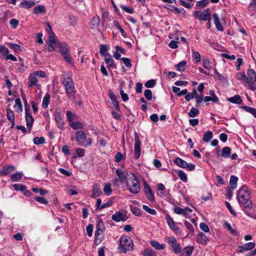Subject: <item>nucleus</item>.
Returning a JSON list of instances; mask_svg holds the SVG:
<instances>
[{
  "instance_id": "f257e3e1",
  "label": "nucleus",
  "mask_w": 256,
  "mask_h": 256,
  "mask_svg": "<svg viewBox=\"0 0 256 256\" xmlns=\"http://www.w3.org/2000/svg\"><path fill=\"white\" fill-rule=\"evenodd\" d=\"M237 198L239 204L244 208H252V203L250 200V193L246 186H242L238 190Z\"/></svg>"
},
{
  "instance_id": "f03ea898",
  "label": "nucleus",
  "mask_w": 256,
  "mask_h": 256,
  "mask_svg": "<svg viewBox=\"0 0 256 256\" xmlns=\"http://www.w3.org/2000/svg\"><path fill=\"white\" fill-rule=\"evenodd\" d=\"M66 94L70 100H74L76 90L74 82L70 75L68 76H64L62 81Z\"/></svg>"
},
{
  "instance_id": "7ed1b4c3",
  "label": "nucleus",
  "mask_w": 256,
  "mask_h": 256,
  "mask_svg": "<svg viewBox=\"0 0 256 256\" xmlns=\"http://www.w3.org/2000/svg\"><path fill=\"white\" fill-rule=\"evenodd\" d=\"M126 184L128 190L132 194H136L140 192V184L134 174L130 173L126 179Z\"/></svg>"
},
{
  "instance_id": "20e7f679",
  "label": "nucleus",
  "mask_w": 256,
  "mask_h": 256,
  "mask_svg": "<svg viewBox=\"0 0 256 256\" xmlns=\"http://www.w3.org/2000/svg\"><path fill=\"white\" fill-rule=\"evenodd\" d=\"M118 250L124 254L128 251H131L134 248V243L132 239L128 236H122L120 238Z\"/></svg>"
},
{
  "instance_id": "39448f33",
  "label": "nucleus",
  "mask_w": 256,
  "mask_h": 256,
  "mask_svg": "<svg viewBox=\"0 0 256 256\" xmlns=\"http://www.w3.org/2000/svg\"><path fill=\"white\" fill-rule=\"evenodd\" d=\"M58 51L62 56L65 62L70 64L72 66H74V62L72 58L68 52V47L66 43L58 44Z\"/></svg>"
},
{
  "instance_id": "423d86ee",
  "label": "nucleus",
  "mask_w": 256,
  "mask_h": 256,
  "mask_svg": "<svg viewBox=\"0 0 256 256\" xmlns=\"http://www.w3.org/2000/svg\"><path fill=\"white\" fill-rule=\"evenodd\" d=\"M247 75L248 80H246V83L248 84L250 89L252 90H256V72L253 69H248L247 72Z\"/></svg>"
},
{
  "instance_id": "0eeeda50",
  "label": "nucleus",
  "mask_w": 256,
  "mask_h": 256,
  "mask_svg": "<svg viewBox=\"0 0 256 256\" xmlns=\"http://www.w3.org/2000/svg\"><path fill=\"white\" fill-rule=\"evenodd\" d=\"M194 15L196 19L200 20L206 21L211 20V14L209 8H206L202 12L196 11Z\"/></svg>"
},
{
  "instance_id": "6e6552de",
  "label": "nucleus",
  "mask_w": 256,
  "mask_h": 256,
  "mask_svg": "<svg viewBox=\"0 0 256 256\" xmlns=\"http://www.w3.org/2000/svg\"><path fill=\"white\" fill-rule=\"evenodd\" d=\"M175 164L180 167L186 168L190 171H192L194 169L195 165L192 164H188L186 162L180 158H176L174 160Z\"/></svg>"
},
{
  "instance_id": "1a4fd4ad",
  "label": "nucleus",
  "mask_w": 256,
  "mask_h": 256,
  "mask_svg": "<svg viewBox=\"0 0 256 256\" xmlns=\"http://www.w3.org/2000/svg\"><path fill=\"white\" fill-rule=\"evenodd\" d=\"M28 87L36 86L37 88H40L41 85L38 82V80L37 76L34 72L30 74L28 80Z\"/></svg>"
},
{
  "instance_id": "9d476101",
  "label": "nucleus",
  "mask_w": 256,
  "mask_h": 256,
  "mask_svg": "<svg viewBox=\"0 0 256 256\" xmlns=\"http://www.w3.org/2000/svg\"><path fill=\"white\" fill-rule=\"evenodd\" d=\"M140 144L141 142L139 139L138 134H134V156L136 159L140 158Z\"/></svg>"
},
{
  "instance_id": "9b49d317",
  "label": "nucleus",
  "mask_w": 256,
  "mask_h": 256,
  "mask_svg": "<svg viewBox=\"0 0 256 256\" xmlns=\"http://www.w3.org/2000/svg\"><path fill=\"white\" fill-rule=\"evenodd\" d=\"M166 218L170 228L176 234H180V228L176 226L173 219L168 214H166Z\"/></svg>"
},
{
  "instance_id": "f8f14e48",
  "label": "nucleus",
  "mask_w": 256,
  "mask_h": 256,
  "mask_svg": "<svg viewBox=\"0 0 256 256\" xmlns=\"http://www.w3.org/2000/svg\"><path fill=\"white\" fill-rule=\"evenodd\" d=\"M217 156L218 157H222L224 158H228L230 156L231 153V149L228 146H225L222 150L220 152V150L218 148L216 149Z\"/></svg>"
},
{
  "instance_id": "ddd939ff",
  "label": "nucleus",
  "mask_w": 256,
  "mask_h": 256,
  "mask_svg": "<svg viewBox=\"0 0 256 256\" xmlns=\"http://www.w3.org/2000/svg\"><path fill=\"white\" fill-rule=\"evenodd\" d=\"M144 194L148 198V199L151 202H154V198L152 194V192L148 186V184L146 183V182H144Z\"/></svg>"
},
{
  "instance_id": "4468645a",
  "label": "nucleus",
  "mask_w": 256,
  "mask_h": 256,
  "mask_svg": "<svg viewBox=\"0 0 256 256\" xmlns=\"http://www.w3.org/2000/svg\"><path fill=\"white\" fill-rule=\"evenodd\" d=\"M26 120L28 129L30 130L32 128L34 119L32 118L30 110L26 108L25 110Z\"/></svg>"
},
{
  "instance_id": "2eb2a0df",
  "label": "nucleus",
  "mask_w": 256,
  "mask_h": 256,
  "mask_svg": "<svg viewBox=\"0 0 256 256\" xmlns=\"http://www.w3.org/2000/svg\"><path fill=\"white\" fill-rule=\"evenodd\" d=\"M112 218L116 222H124L126 220V214L124 212L118 211L112 216Z\"/></svg>"
},
{
  "instance_id": "dca6fc26",
  "label": "nucleus",
  "mask_w": 256,
  "mask_h": 256,
  "mask_svg": "<svg viewBox=\"0 0 256 256\" xmlns=\"http://www.w3.org/2000/svg\"><path fill=\"white\" fill-rule=\"evenodd\" d=\"M76 140L79 144L82 145L86 142V136L82 130H78L76 133Z\"/></svg>"
},
{
  "instance_id": "f3484780",
  "label": "nucleus",
  "mask_w": 256,
  "mask_h": 256,
  "mask_svg": "<svg viewBox=\"0 0 256 256\" xmlns=\"http://www.w3.org/2000/svg\"><path fill=\"white\" fill-rule=\"evenodd\" d=\"M55 121L57 124L58 128L62 130L64 129V122L60 112H57L54 115Z\"/></svg>"
},
{
  "instance_id": "a211bd4d",
  "label": "nucleus",
  "mask_w": 256,
  "mask_h": 256,
  "mask_svg": "<svg viewBox=\"0 0 256 256\" xmlns=\"http://www.w3.org/2000/svg\"><path fill=\"white\" fill-rule=\"evenodd\" d=\"M116 174L118 178L119 181L121 183H124V182H126V179L130 174L126 173L125 174L122 169L118 168L116 170Z\"/></svg>"
},
{
  "instance_id": "6ab92c4d",
  "label": "nucleus",
  "mask_w": 256,
  "mask_h": 256,
  "mask_svg": "<svg viewBox=\"0 0 256 256\" xmlns=\"http://www.w3.org/2000/svg\"><path fill=\"white\" fill-rule=\"evenodd\" d=\"M255 246V244L253 242L246 243L242 246H239L238 251L240 252H243L246 251L250 250L253 249Z\"/></svg>"
},
{
  "instance_id": "aec40b11",
  "label": "nucleus",
  "mask_w": 256,
  "mask_h": 256,
  "mask_svg": "<svg viewBox=\"0 0 256 256\" xmlns=\"http://www.w3.org/2000/svg\"><path fill=\"white\" fill-rule=\"evenodd\" d=\"M15 170V166L11 165L6 166L2 168L1 174L2 175H7L14 172Z\"/></svg>"
},
{
  "instance_id": "412c9836",
  "label": "nucleus",
  "mask_w": 256,
  "mask_h": 256,
  "mask_svg": "<svg viewBox=\"0 0 256 256\" xmlns=\"http://www.w3.org/2000/svg\"><path fill=\"white\" fill-rule=\"evenodd\" d=\"M101 193L100 186L98 184H94L93 186L91 197L94 198H97L100 196Z\"/></svg>"
},
{
  "instance_id": "4be33fe9",
  "label": "nucleus",
  "mask_w": 256,
  "mask_h": 256,
  "mask_svg": "<svg viewBox=\"0 0 256 256\" xmlns=\"http://www.w3.org/2000/svg\"><path fill=\"white\" fill-rule=\"evenodd\" d=\"M212 17L214 18V24L216 28L218 30L222 32L224 30V28L220 22V19L218 14L216 13H214L212 15Z\"/></svg>"
},
{
  "instance_id": "5701e85b",
  "label": "nucleus",
  "mask_w": 256,
  "mask_h": 256,
  "mask_svg": "<svg viewBox=\"0 0 256 256\" xmlns=\"http://www.w3.org/2000/svg\"><path fill=\"white\" fill-rule=\"evenodd\" d=\"M228 100L232 104H241L242 102V100L241 97L239 95H235L234 96L228 98Z\"/></svg>"
},
{
  "instance_id": "b1692460",
  "label": "nucleus",
  "mask_w": 256,
  "mask_h": 256,
  "mask_svg": "<svg viewBox=\"0 0 256 256\" xmlns=\"http://www.w3.org/2000/svg\"><path fill=\"white\" fill-rule=\"evenodd\" d=\"M100 18L96 16H94L90 22V27L91 28H98L100 24Z\"/></svg>"
},
{
  "instance_id": "393cba45",
  "label": "nucleus",
  "mask_w": 256,
  "mask_h": 256,
  "mask_svg": "<svg viewBox=\"0 0 256 256\" xmlns=\"http://www.w3.org/2000/svg\"><path fill=\"white\" fill-rule=\"evenodd\" d=\"M24 176L22 172H18L11 175L10 178L12 182H18L22 179Z\"/></svg>"
},
{
  "instance_id": "a878e982",
  "label": "nucleus",
  "mask_w": 256,
  "mask_h": 256,
  "mask_svg": "<svg viewBox=\"0 0 256 256\" xmlns=\"http://www.w3.org/2000/svg\"><path fill=\"white\" fill-rule=\"evenodd\" d=\"M104 61L107 66L110 68H114V60L110 54H107L104 56Z\"/></svg>"
},
{
  "instance_id": "bb28decb",
  "label": "nucleus",
  "mask_w": 256,
  "mask_h": 256,
  "mask_svg": "<svg viewBox=\"0 0 256 256\" xmlns=\"http://www.w3.org/2000/svg\"><path fill=\"white\" fill-rule=\"evenodd\" d=\"M150 244L152 246L154 247L156 249L158 250H164L166 248V245L164 244H160L156 240L150 241Z\"/></svg>"
},
{
  "instance_id": "cd10ccee",
  "label": "nucleus",
  "mask_w": 256,
  "mask_h": 256,
  "mask_svg": "<svg viewBox=\"0 0 256 256\" xmlns=\"http://www.w3.org/2000/svg\"><path fill=\"white\" fill-rule=\"evenodd\" d=\"M35 2L32 1L23 0L20 4V6L26 9L30 8L35 4Z\"/></svg>"
},
{
  "instance_id": "c85d7f7f",
  "label": "nucleus",
  "mask_w": 256,
  "mask_h": 256,
  "mask_svg": "<svg viewBox=\"0 0 256 256\" xmlns=\"http://www.w3.org/2000/svg\"><path fill=\"white\" fill-rule=\"evenodd\" d=\"M198 240L200 243L202 244H205L208 241V238L202 232H200L198 234Z\"/></svg>"
},
{
  "instance_id": "c756f323",
  "label": "nucleus",
  "mask_w": 256,
  "mask_h": 256,
  "mask_svg": "<svg viewBox=\"0 0 256 256\" xmlns=\"http://www.w3.org/2000/svg\"><path fill=\"white\" fill-rule=\"evenodd\" d=\"M9 54L8 48L4 45H0V56L2 58H6Z\"/></svg>"
},
{
  "instance_id": "7c9ffc66",
  "label": "nucleus",
  "mask_w": 256,
  "mask_h": 256,
  "mask_svg": "<svg viewBox=\"0 0 256 256\" xmlns=\"http://www.w3.org/2000/svg\"><path fill=\"white\" fill-rule=\"evenodd\" d=\"M238 178L234 176H231L230 180V184L231 186L232 190H235L236 188Z\"/></svg>"
},
{
  "instance_id": "2f4dec72",
  "label": "nucleus",
  "mask_w": 256,
  "mask_h": 256,
  "mask_svg": "<svg viewBox=\"0 0 256 256\" xmlns=\"http://www.w3.org/2000/svg\"><path fill=\"white\" fill-rule=\"evenodd\" d=\"M242 109L244 110L246 112L250 113L256 118V109L248 106H242Z\"/></svg>"
},
{
  "instance_id": "473e14b6",
  "label": "nucleus",
  "mask_w": 256,
  "mask_h": 256,
  "mask_svg": "<svg viewBox=\"0 0 256 256\" xmlns=\"http://www.w3.org/2000/svg\"><path fill=\"white\" fill-rule=\"evenodd\" d=\"M50 96L48 94H46L42 100V106L44 108H48L50 100Z\"/></svg>"
},
{
  "instance_id": "72a5a7b5",
  "label": "nucleus",
  "mask_w": 256,
  "mask_h": 256,
  "mask_svg": "<svg viewBox=\"0 0 256 256\" xmlns=\"http://www.w3.org/2000/svg\"><path fill=\"white\" fill-rule=\"evenodd\" d=\"M212 136L213 134L212 132L210 130L206 132L203 136V140L206 142H209L210 140L212 138Z\"/></svg>"
},
{
  "instance_id": "f704fd0d",
  "label": "nucleus",
  "mask_w": 256,
  "mask_h": 256,
  "mask_svg": "<svg viewBox=\"0 0 256 256\" xmlns=\"http://www.w3.org/2000/svg\"><path fill=\"white\" fill-rule=\"evenodd\" d=\"M14 108L18 112L22 111V106L20 98H17L15 100V105Z\"/></svg>"
},
{
  "instance_id": "c9c22d12",
  "label": "nucleus",
  "mask_w": 256,
  "mask_h": 256,
  "mask_svg": "<svg viewBox=\"0 0 256 256\" xmlns=\"http://www.w3.org/2000/svg\"><path fill=\"white\" fill-rule=\"evenodd\" d=\"M70 125L74 130L82 129L84 128V124L79 122H72L70 123Z\"/></svg>"
},
{
  "instance_id": "e433bc0d",
  "label": "nucleus",
  "mask_w": 256,
  "mask_h": 256,
  "mask_svg": "<svg viewBox=\"0 0 256 256\" xmlns=\"http://www.w3.org/2000/svg\"><path fill=\"white\" fill-rule=\"evenodd\" d=\"M46 11L45 7L42 5H38L34 8V13L35 14H39L43 13Z\"/></svg>"
},
{
  "instance_id": "4c0bfd02",
  "label": "nucleus",
  "mask_w": 256,
  "mask_h": 256,
  "mask_svg": "<svg viewBox=\"0 0 256 256\" xmlns=\"http://www.w3.org/2000/svg\"><path fill=\"white\" fill-rule=\"evenodd\" d=\"M236 78L240 80H242L246 82V80H248L247 76L244 72H238L236 75Z\"/></svg>"
},
{
  "instance_id": "58836bf2",
  "label": "nucleus",
  "mask_w": 256,
  "mask_h": 256,
  "mask_svg": "<svg viewBox=\"0 0 256 256\" xmlns=\"http://www.w3.org/2000/svg\"><path fill=\"white\" fill-rule=\"evenodd\" d=\"M12 186L14 190L22 192L24 191L27 188V187L25 185L20 184H14Z\"/></svg>"
},
{
  "instance_id": "ea45409f",
  "label": "nucleus",
  "mask_w": 256,
  "mask_h": 256,
  "mask_svg": "<svg viewBox=\"0 0 256 256\" xmlns=\"http://www.w3.org/2000/svg\"><path fill=\"white\" fill-rule=\"evenodd\" d=\"M144 256H156V252L151 248H146L143 252Z\"/></svg>"
},
{
  "instance_id": "a19ab883",
  "label": "nucleus",
  "mask_w": 256,
  "mask_h": 256,
  "mask_svg": "<svg viewBox=\"0 0 256 256\" xmlns=\"http://www.w3.org/2000/svg\"><path fill=\"white\" fill-rule=\"evenodd\" d=\"M66 118L68 120L72 123L76 118V116L72 113L70 110H67L66 112Z\"/></svg>"
},
{
  "instance_id": "79ce46f5",
  "label": "nucleus",
  "mask_w": 256,
  "mask_h": 256,
  "mask_svg": "<svg viewBox=\"0 0 256 256\" xmlns=\"http://www.w3.org/2000/svg\"><path fill=\"white\" fill-rule=\"evenodd\" d=\"M104 192L106 195L110 196L112 194V190L111 188V184L110 183L106 184L104 188Z\"/></svg>"
},
{
  "instance_id": "37998d69",
  "label": "nucleus",
  "mask_w": 256,
  "mask_h": 256,
  "mask_svg": "<svg viewBox=\"0 0 256 256\" xmlns=\"http://www.w3.org/2000/svg\"><path fill=\"white\" fill-rule=\"evenodd\" d=\"M194 248L192 246H187L184 249L183 254L184 256H190L192 253Z\"/></svg>"
},
{
  "instance_id": "c03bdc74",
  "label": "nucleus",
  "mask_w": 256,
  "mask_h": 256,
  "mask_svg": "<svg viewBox=\"0 0 256 256\" xmlns=\"http://www.w3.org/2000/svg\"><path fill=\"white\" fill-rule=\"evenodd\" d=\"M177 174L180 178L184 182H186L188 180V177L186 173L182 170H178Z\"/></svg>"
},
{
  "instance_id": "a18cd8bd",
  "label": "nucleus",
  "mask_w": 256,
  "mask_h": 256,
  "mask_svg": "<svg viewBox=\"0 0 256 256\" xmlns=\"http://www.w3.org/2000/svg\"><path fill=\"white\" fill-rule=\"evenodd\" d=\"M108 50V47L106 44H102L100 45V54L104 56H106L107 54H110L108 53H106V52Z\"/></svg>"
},
{
  "instance_id": "49530a36",
  "label": "nucleus",
  "mask_w": 256,
  "mask_h": 256,
  "mask_svg": "<svg viewBox=\"0 0 256 256\" xmlns=\"http://www.w3.org/2000/svg\"><path fill=\"white\" fill-rule=\"evenodd\" d=\"M194 94L195 98H196V106L198 107L200 106V104L202 102L203 100V97L201 96H200L196 90H194Z\"/></svg>"
},
{
  "instance_id": "de8ad7c7",
  "label": "nucleus",
  "mask_w": 256,
  "mask_h": 256,
  "mask_svg": "<svg viewBox=\"0 0 256 256\" xmlns=\"http://www.w3.org/2000/svg\"><path fill=\"white\" fill-rule=\"evenodd\" d=\"M130 210L136 216H140L142 214V210L136 206H131Z\"/></svg>"
},
{
  "instance_id": "09e8293b",
  "label": "nucleus",
  "mask_w": 256,
  "mask_h": 256,
  "mask_svg": "<svg viewBox=\"0 0 256 256\" xmlns=\"http://www.w3.org/2000/svg\"><path fill=\"white\" fill-rule=\"evenodd\" d=\"M6 116L9 121L14 120V112L10 109L8 108L6 110Z\"/></svg>"
},
{
  "instance_id": "8fccbe9b",
  "label": "nucleus",
  "mask_w": 256,
  "mask_h": 256,
  "mask_svg": "<svg viewBox=\"0 0 256 256\" xmlns=\"http://www.w3.org/2000/svg\"><path fill=\"white\" fill-rule=\"evenodd\" d=\"M198 114L199 110L198 109L194 108H192L190 110V111L189 112L188 115L190 117L194 118Z\"/></svg>"
},
{
  "instance_id": "3c124183",
  "label": "nucleus",
  "mask_w": 256,
  "mask_h": 256,
  "mask_svg": "<svg viewBox=\"0 0 256 256\" xmlns=\"http://www.w3.org/2000/svg\"><path fill=\"white\" fill-rule=\"evenodd\" d=\"M192 57L193 60L196 62L200 61V56L198 52H196L194 50H192Z\"/></svg>"
},
{
  "instance_id": "603ef678",
  "label": "nucleus",
  "mask_w": 256,
  "mask_h": 256,
  "mask_svg": "<svg viewBox=\"0 0 256 256\" xmlns=\"http://www.w3.org/2000/svg\"><path fill=\"white\" fill-rule=\"evenodd\" d=\"M120 7L122 10L128 14H132L134 12V10L132 7L125 5H120Z\"/></svg>"
},
{
  "instance_id": "864d4df0",
  "label": "nucleus",
  "mask_w": 256,
  "mask_h": 256,
  "mask_svg": "<svg viewBox=\"0 0 256 256\" xmlns=\"http://www.w3.org/2000/svg\"><path fill=\"white\" fill-rule=\"evenodd\" d=\"M58 44H49L48 46V50L49 52H52V51H57L58 50Z\"/></svg>"
},
{
  "instance_id": "5fc2aeb1",
  "label": "nucleus",
  "mask_w": 256,
  "mask_h": 256,
  "mask_svg": "<svg viewBox=\"0 0 256 256\" xmlns=\"http://www.w3.org/2000/svg\"><path fill=\"white\" fill-rule=\"evenodd\" d=\"M48 27L50 30L52 32V35H50V36H49L48 40H49L50 44H60V42H56L55 38L54 36V34L52 32V30L51 28V27H50V24H48ZM63 43L64 42H62V44H63Z\"/></svg>"
},
{
  "instance_id": "6e6d98bb",
  "label": "nucleus",
  "mask_w": 256,
  "mask_h": 256,
  "mask_svg": "<svg viewBox=\"0 0 256 256\" xmlns=\"http://www.w3.org/2000/svg\"><path fill=\"white\" fill-rule=\"evenodd\" d=\"M45 142V139L44 137H36L34 138V142L35 144L38 145L43 144Z\"/></svg>"
},
{
  "instance_id": "4d7b16f0",
  "label": "nucleus",
  "mask_w": 256,
  "mask_h": 256,
  "mask_svg": "<svg viewBox=\"0 0 256 256\" xmlns=\"http://www.w3.org/2000/svg\"><path fill=\"white\" fill-rule=\"evenodd\" d=\"M224 226L230 231V232L234 236H236L237 234V232L236 230L233 229L230 224L228 222L224 223Z\"/></svg>"
},
{
  "instance_id": "13d9d810",
  "label": "nucleus",
  "mask_w": 256,
  "mask_h": 256,
  "mask_svg": "<svg viewBox=\"0 0 256 256\" xmlns=\"http://www.w3.org/2000/svg\"><path fill=\"white\" fill-rule=\"evenodd\" d=\"M144 95L148 100H151L152 98V93L151 90L147 89L144 90Z\"/></svg>"
},
{
  "instance_id": "bf43d9fd",
  "label": "nucleus",
  "mask_w": 256,
  "mask_h": 256,
  "mask_svg": "<svg viewBox=\"0 0 256 256\" xmlns=\"http://www.w3.org/2000/svg\"><path fill=\"white\" fill-rule=\"evenodd\" d=\"M142 208L144 210H146L147 212L150 214L154 215L156 213V210H155L150 208L146 205H143Z\"/></svg>"
},
{
  "instance_id": "052dcab7",
  "label": "nucleus",
  "mask_w": 256,
  "mask_h": 256,
  "mask_svg": "<svg viewBox=\"0 0 256 256\" xmlns=\"http://www.w3.org/2000/svg\"><path fill=\"white\" fill-rule=\"evenodd\" d=\"M192 212V210L189 208H183L182 213V214L186 218L189 217V214Z\"/></svg>"
},
{
  "instance_id": "680f3d73",
  "label": "nucleus",
  "mask_w": 256,
  "mask_h": 256,
  "mask_svg": "<svg viewBox=\"0 0 256 256\" xmlns=\"http://www.w3.org/2000/svg\"><path fill=\"white\" fill-rule=\"evenodd\" d=\"M156 81L154 80H148L144 84V86L147 88H151L154 86L156 85Z\"/></svg>"
},
{
  "instance_id": "e2e57ef3",
  "label": "nucleus",
  "mask_w": 256,
  "mask_h": 256,
  "mask_svg": "<svg viewBox=\"0 0 256 256\" xmlns=\"http://www.w3.org/2000/svg\"><path fill=\"white\" fill-rule=\"evenodd\" d=\"M186 62L182 61L177 64V70L180 72H183L185 70Z\"/></svg>"
},
{
  "instance_id": "0e129e2a",
  "label": "nucleus",
  "mask_w": 256,
  "mask_h": 256,
  "mask_svg": "<svg viewBox=\"0 0 256 256\" xmlns=\"http://www.w3.org/2000/svg\"><path fill=\"white\" fill-rule=\"evenodd\" d=\"M209 94L211 96V98L212 100V102L216 103L218 101V98L217 96H216L214 91L213 90H210L209 92Z\"/></svg>"
},
{
  "instance_id": "69168bd1",
  "label": "nucleus",
  "mask_w": 256,
  "mask_h": 256,
  "mask_svg": "<svg viewBox=\"0 0 256 256\" xmlns=\"http://www.w3.org/2000/svg\"><path fill=\"white\" fill-rule=\"evenodd\" d=\"M208 3L207 0H202L196 2V6L201 8H204L208 5Z\"/></svg>"
},
{
  "instance_id": "338daca9",
  "label": "nucleus",
  "mask_w": 256,
  "mask_h": 256,
  "mask_svg": "<svg viewBox=\"0 0 256 256\" xmlns=\"http://www.w3.org/2000/svg\"><path fill=\"white\" fill-rule=\"evenodd\" d=\"M172 249L175 252V254H178L180 253V252L182 250V248L180 246V245L178 244H175L174 246H172Z\"/></svg>"
},
{
  "instance_id": "774afa93",
  "label": "nucleus",
  "mask_w": 256,
  "mask_h": 256,
  "mask_svg": "<svg viewBox=\"0 0 256 256\" xmlns=\"http://www.w3.org/2000/svg\"><path fill=\"white\" fill-rule=\"evenodd\" d=\"M35 200L42 204H48V201L43 197L36 196L35 198Z\"/></svg>"
}]
</instances>
